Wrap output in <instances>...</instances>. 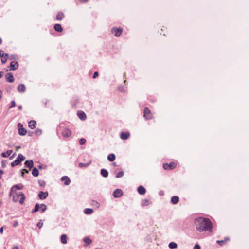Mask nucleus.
Wrapping results in <instances>:
<instances>
[{
    "mask_svg": "<svg viewBox=\"0 0 249 249\" xmlns=\"http://www.w3.org/2000/svg\"><path fill=\"white\" fill-rule=\"evenodd\" d=\"M86 141V140L84 138H81L79 140V143L81 145H83V144H84L85 143Z\"/></svg>",
    "mask_w": 249,
    "mask_h": 249,
    "instance_id": "nucleus-38",
    "label": "nucleus"
},
{
    "mask_svg": "<svg viewBox=\"0 0 249 249\" xmlns=\"http://www.w3.org/2000/svg\"><path fill=\"white\" fill-rule=\"evenodd\" d=\"M82 2H86L88 1V0H80Z\"/></svg>",
    "mask_w": 249,
    "mask_h": 249,
    "instance_id": "nucleus-55",
    "label": "nucleus"
},
{
    "mask_svg": "<svg viewBox=\"0 0 249 249\" xmlns=\"http://www.w3.org/2000/svg\"><path fill=\"white\" fill-rule=\"evenodd\" d=\"M193 249H200V247L198 244H196L194 246Z\"/></svg>",
    "mask_w": 249,
    "mask_h": 249,
    "instance_id": "nucleus-42",
    "label": "nucleus"
},
{
    "mask_svg": "<svg viewBox=\"0 0 249 249\" xmlns=\"http://www.w3.org/2000/svg\"><path fill=\"white\" fill-rule=\"evenodd\" d=\"M195 223L196 230L199 232L203 231H212L213 224L210 220L207 218L198 217L195 219Z\"/></svg>",
    "mask_w": 249,
    "mask_h": 249,
    "instance_id": "nucleus-1",
    "label": "nucleus"
},
{
    "mask_svg": "<svg viewBox=\"0 0 249 249\" xmlns=\"http://www.w3.org/2000/svg\"><path fill=\"white\" fill-rule=\"evenodd\" d=\"M36 123L35 121L31 120L28 123V126L31 129H33L36 127Z\"/></svg>",
    "mask_w": 249,
    "mask_h": 249,
    "instance_id": "nucleus-21",
    "label": "nucleus"
},
{
    "mask_svg": "<svg viewBox=\"0 0 249 249\" xmlns=\"http://www.w3.org/2000/svg\"><path fill=\"white\" fill-rule=\"evenodd\" d=\"M2 166L5 167L6 166V162L4 161H2L1 162Z\"/></svg>",
    "mask_w": 249,
    "mask_h": 249,
    "instance_id": "nucleus-49",
    "label": "nucleus"
},
{
    "mask_svg": "<svg viewBox=\"0 0 249 249\" xmlns=\"http://www.w3.org/2000/svg\"><path fill=\"white\" fill-rule=\"evenodd\" d=\"M18 90L20 92H24L26 90V87L23 84H20L18 86Z\"/></svg>",
    "mask_w": 249,
    "mask_h": 249,
    "instance_id": "nucleus-18",
    "label": "nucleus"
},
{
    "mask_svg": "<svg viewBox=\"0 0 249 249\" xmlns=\"http://www.w3.org/2000/svg\"><path fill=\"white\" fill-rule=\"evenodd\" d=\"M77 115L78 117L82 120H84L86 118V115L83 111H78L77 112Z\"/></svg>",
    "mask_w": 249,
    "mask_h": 249,
    "instance_id": "nucleus-15",
    "label": "nucleus"
},
{
    "mask_svg": "<svg viewBox=\"0 0 249 249\" xmlns=\"http://www.w3.org/2000/svg\"><path fill=\"white\" fill-rule=\"evenodd\" d=\"M8 57V54L7 53H2V55L1 56V62L3 64H4L6 62L7 59Z\"/></svg>",
    "mask_w": 249,
    "mask_h": 249,
    "instance_id": "nucleus-22",
    "label": "nucleus"
},
{
    "mask_svg": "<svg viewBox=\"0 0 249 249\" xmlns=\"http://www.w3.org/2000/svg\"><path fill=\"white\" fill-rule=\"evenodd\" d=\"M148 202V201L147 200H145L143 205H147Z\"/></svg>",
    "mask_w": 249,
    "mask_h": 249,
    "instance_id": "nucleus-51",
    "label": "nucleus"
},
{
    "mask_svg": "<svg viewBox=\"0 0 249 249\" xmlns=\"http://www.w3.org/2000/svg\"><path fill=\"white\" fill-rule=\"evenodd\" d=\"M163 166L165 170L172 169L176 167V164L174 162H171L169 164H163Z\"/></svg>",
    "mask_w": 249,
    "mask_h": 249,
    "instance_id": "nucleus-7",
    "label": "nucleus"
},
{
    "mask_svg": "<svg viewBox=\"0 0 249 249\" xmlns=\"http://www.w3.org/2000/svg\"><path fill=\"white\" fill-rule=\"evenodd\" d=\"M67 237L66 234H63L61 236V242L62 244H66L67 243Z\"/></svg>",
    "mask_w": 249,
    "mask_h": 249,
    "instance_id": "nucleus-25",
    "label": "nucleus"
},
{
    "mask_svg": "<svg viewBox=\"0 0 249 249\" xmlns=\"http://www.w3.org/2000/svg\"><path fill=\"white\" fill-rule=\"evenodd\" d=\"M115 164H116V163H115V162H114V163H113V165H115Z\"/></svg>",
    "mask_w": 249,
    "mask_h": 249,
    "instance_id": "nucleus-62",
    "label": "nucleus"
},
{
    "mask_svg": "<svg viewBox=\"0 0 249 249\" xmlns=\"http://www.w3.org/2000/svg\"><path fill=\"white\" fill-rule=\"evenodd\" d=\"M98 76V72L96 71V72H95L94 73V74H93V78H95Z\"/></svg>",
    "mask_w": 249,
    "mask_h": 249,
    "instance_id": "nucleus-46",
    "label": "nucleus"
},
{
    "mask_svg": "<svg viewBox=\"0 0 249 249\" xmlns=\"http://www.w3.org/2000/svg\"><path fill=\"white\" fill-rule=\"evenodd\" d=\"M54 28L55 30L58 32H61L63 31V29L62 26L59 24H56L54 25Z\"/></svg>",
    "mask_w": 249,
    "mask_h": 249,
    "instance_id": "nucleus-23",
    "label": "nucleus"
},
{
    "mask_svg": "<svg viewBox=\"0 0 249 249\" xmlns=\"http://www.w3.org/2000/svg\"><path fill=\"white\" fill-rule=\"evenodd\" d=\"M12 152L13 151L12 150H8L6 152H2L1 154V156L3 158H6L9 157Z\"/></svg>",
    "mask_w": 249,
    "mask_h": 249,
    "instance_id": "nucleus-19",
    "label": "nucleus"
},
{
    "mask_svg": "<svg viewBox=\"0 0 249 249\" xmlns=\"http://www.w3.org/2000/svg\"><path fill=\"white\" fill-rule=\"evenodd\" d=\"M43 226V223L42 222H38L37 224V226L40 229Z\"/></svg>",
    "mask_w": 249,
    "mask_h": 249,
    "instance_id": "nucleus-43",
    "label": "nucleus"
},
{
    "mask_svg": "<svg viewBox=\"0 0 249 249\" xmlns=\"http://www.w3.org/2000/svg\"><path fill=\"white\" fill-rule=\"evenodd\" d=\"M4 227H1L0 229V232L1 234L3 233Z\"/></svg>",
    "mask_w": 249,
    "mask_h": 249,
    "instance_id": "nucleus-47",
    "label": "nucleus"
},
{
    "mask_svg": "<svg viewBox=\"0 0 249 249\" xmlns=\"http://www.w3.org/2000/svg\"><path fill=\"white\" fill-rule=\"evenodd\" d=\"M138 192L141 195H143L146 192L145 188L142 186H140L138 188Z\"/></svg>",
    "mask_w": 249,
    "mask_h": 249,
    "instance_id": "nucleus-20",
    "label": "nucleus"
},
{
    "mask_svg": "<svg viewBox=\"0 0 249 249\" xmlns=\"http://www.w3.org/2000/svg\"><path fill=\"white\" fill-rule=\"evenodd\" d=\"M20 148V147H19H19H17L16 148L17 150L18 148Z\"/></svg>",
    "mask_w": 249,
    "mask_h": 249,
    "instance_id": "nucleus-60",
    "label": "nucleus"
},
{
    "mask_svg": "<svg viewBox=\"0 0 249 249\" xmlns=\"http://www.w3.org/2000/svg\"><path fill=\"white\" fill-rule=\"evenodd\" d=\"M3 174V171L2 170H0V178H2Z\"/></svg>",
    "mask_w": 249,
    "mask_h": 249,
    "instance_id": "nucleus-48",
    "label": "nucleus"
},
{
    "mask_svg": "<svg viewBox=\"0 0 249 249\" xmlns=\"http://www.w3.org/2000/svg\"><path fill=\"white\" fill-rule=\"evenodd\" d=\"M179 201V198L177 196H174L171 198V201L172 204H176L178 203Z\"/></svg>",
    "mask_w": 249,
    "mask_h": 249,
    "instance_id": "nucleus-24",
    "label": "nucleus"
},
{
    "mask_svg": "<svg viewBox=\"0 0 249 249\" xmlns=\"http://www.w3.org/2000/svg\"><path fill=\"white\" fill-rule=\"evenodd\" d=\"M2 98V91L0 90V101L1 100Z\"/></svg>",
    "mask_w": 249,
    "mask_h": 249,
    "instance_id": "nucleus-52",
    "label": "nucleus"
},
{
    "mask_svg": "<svg viewBox=\"0 0 249 249\" xmlns=\"http://www.w3.org/2000/svg\"><path fill=\"white\" fill-rule=\"evenodd\" d=\"M35 133L37 135H40L42 133V131L40 129H37L35 130Z\"/></svg>",
    "mask_w": 249,
    "mask_h": 249,
    "instance_id": "nucleus-39",
    "label": "nucleus"
},
{
    "mask_svg": "<svg viewBox=\"0 0 249 249\" xmlns=\"http://www.w3.org/2000/svg\"><path fill=\"white\" fill-rule=\"evenodd\" d=\"M228 238H226L225 240H217V243L220 246L223 245L226 243V240H228Z\"/></svg>",
    "mask_w": 249,
    "mask_h": 249,
    "instance_id": "nucleus-35",
    "label": "nucleus"
},
{
    "mask_svg": "<svg viewBox=\"0 0 249 249\" xmlns=\"http://www.w3.org/2000/svg\"><path fill=\"white\" fill-rule=\"evenodd\" d=\"M39 208H40L39 204L38 203H36L35 205L34 209L32 211V213H36V212H37L39 210Z\"/></svg>",
    "mask_w": 249,
    "mask_h": 249,
    "instance_id": "nucleus-33",
    "label": "nucleus"
},
{
    "mask_svg": "<svg viewBox=\"0 0 249 249\" xmlns=\"http://www.w3.org/2000/svg\"><path fill=\"white\" fill-rule=\"evenodd\" d=\"M84 241L88 244H90L92 242L91 240L88 237L85 238Z\"/></svg>",
    "mask_w": 249,
    "mask_h": 249,
    "instance_id": "nucleus-36",
    "label": "nucleus"
},
{
    "mask_svg": "<svg viewBox=\"0 0 249 249\" xmlns=\"http://www.w3.org/2000/svg\"><path fill=\"white\" fill-rule=\"evenodd\" d=\"M25 166L31 169L33 167V162L32 160H26L24 163Z\"/></svg>",
    "mask_w": 249,
    "mask_h": 249,
    "instance_id": "nucleus-17",
    "label": "nucleus"
},
{
    "mask_svg": "<svg viewBox=\"0 0 249 249\" xmlns=\"http://www.w3.org/2000/svg\"><path fill=\"white\" fill-rule=\"evenodd\" d=\"M24 186L22 184H18L14 185L11 189V192H17L18 190H21Z\"/></svg>",
    "mask_w": 249,
    "mask_h": 249,
    "instance_id": "nucleus-8",
    "label": "nucleus"
},
{
    "mask_svg": "<svg viewBox=\"0 0 249 249\" xmlns=\"http://www.w3.org/2000/svg\"><path fill=\"white\" fill-rule=\"evenodd\" d=\"M23 171H24L25 173H29V170H27V169H23Z\"/></svg>",
    "mask_w": 249,
    "mask_h": 249,
    "instance_id": "nucleus-53",
    "label": "nucleus"
},
{
    "mask_svg": "<svg viewBox=\"0 0 249 249\" xmlns=\"http://www.w3.org/2000/svg\"><path fill=\"white\" fill-rule=\"evenodd\" d=\"M101 174L103 177L105 178H107L108 175L107 171L105 169H101Z\"/></svg>",
    "mask_w": 249,
    "mask_h": 249,
    "instance_id": "nucleus-27",
    "label": "nucleus"
},
{
    "mask_svg": "<svg viewBox=\"0 0 249 249\" xmlns=\"http://www.w3.org/2000/svg\"><path fill=\"white\" fill-rule=\"evenodd\" d=\"M71 132L68 128H65L62 132V134L64 137H69L71 135Z\"/></svg>",
    "mask_w": 249,
    "mask_h": 249,
    "instance_id": "nucleus-10",
    "label": "nucleus"
},
{
    "mask_svg": "<svg viewBox=\"0 0 249 249\" xmlns=\"http://www.w3.org/2000/svg\"><path fill=\"white\" fill-rule=\"evenodd\" d=\"M123 32V29L122 28H112L111 30V32L112 34H114V36L116 37H119L121 36Z\"/></svg>",
    "mask_w": 249,
    "mask_h": 249,
    "instance_id": "nucleus-5",
    "label": "nucleus"
},
{
    "mask_svg": "<svg viewBox=\"0 0 249 249\" xmlns=\"http://www.w3.org/2000/svg\"><path fill=\"white\" fill-rule=\"evenodd\" d=\"M3 53V51H2V50H0V58L1 57L2 55V54H1V53Z\"/></svg>",
    "mask_w": 249,
    "mask_h": 249,
    "instance_id": "nucleus-54",
    "label": "nucleus"
},
{
    "mask_svg": "<svg viewBox=\"0 0 249 249\" xmlns=\"http://www.w3.org/2000/svg\"><path fill=\"white\" fill-rule=\"evenodd\" d=\"M16 106L15 102L14 101H12L11 102V106L9 107L10 108L14 107Z\"/></svg>",
    "mask_w": 249,
    "mask_h": 249,
    "instance_id": "nucleus-40",
    "label": "nucleus"
},
{
    "mask_svg": "<svg viewBox=\"0 0 249 249\" xmlns=\"http://www.w3.org/2000/svg\"><path fill=\"white\" fill-rule=\"evenodd\" d=\"M130 136V134L128 132H122L120 134V137L123 140H126Z\"/></svg>",
    "mask_w": 249,
    "mask_h": 249,
    "instance_id": "nucleus-16",
    "label": "nucleus"
},
{
    "mask_svg": "<svg viewBox=\"0 0 249 249\" xmlns=\"http://www.w3.org/2000/svg\"><path fill=\"white\" fill-rule=\"evenodd\" d=\"M40 208H41V212L43 213L46 210L47 206L46 205H45L44 204H42L40 205Z\"/></svg>",
    "mask_w": 249,
    "mask_h": 249,
    "instance_id": "nucleus-34",
    "label": "nucleus"
},
{
    "mask_svg": "<svg viewBox=\"0 0 249 249\" xmlns=\"http://www.w3.org/2000/svg\"><path fill=\"white\" fill-rule=\"evenodd\" d=\"M5 78L7 81L9 82H13L14 81V78L13 74L11 73H8L5 75Z\"/></svg>",
    "mask_w": 249,
    "mask_h": 249,
    "instance_id": "nucleus-12",
    "label": "nucleus"
},
{
    "mask_svg": "<svg viewBox=\"0 0 249 249\" xmlns=\"http://www.w3.org/2000/svg\"><path fill=\"white\" fill-rule=\"evenodd\" d=\"M61 181H64V184L65 185H68L71 183V180L67 176H63L61 178Z\"/></svg>",
    "mask_w": 249,
    "mask_h": 249,
    "instance_id": "nucleus-13",
    "label": "nucleus"
},
{
    "mask_svg": "<svg viewBox=\"0 0 249 249\" xmlns=\"http://www.w3.org/2000/svg\"><path fill=\"white\" fill-rule=\"evenodd\" d=\"M32 174L34 177H37L39 175V171L37 168H34L32 170Z\"/></svg>",
    "mask_w": 249,
    "mask_h": 249,
    "instance_id": "nucleus-29",
    "label": "nucleus"
},
{
    "mask_svg": "<svg viewBox=\"0 0 249 249\" xmlns=\"http://www.w3.org/2000/svg\"><path fill=\"white\" fill-rule=\"evenodd\" d=\"M93 212V209L90 208H86L84 210V213L87 214H90Z\"/></svg>",
    "mask_w": 249,
    "mask_h": 249,
    "instance_id": "nucleus-30",
    "label": "nucleus"
},
{
    "mask_svg": "<svg viewBox=\"0 0 249 249\" xmlns=\"http://www.w3.org/2000/svg\"><path fill=\"white\" fill-rule=\"evenodd\" d=\"M92 204L96 205L97 207L99 206V204L96 201H93Z\"/></svg>",
    "mask_w": 249,
    "mask_h": 249,
    "instance_id": "nucleus-44",
    "label": "nucleus"
},
{
    "mask_svg": "<svg viewBox=\"0 0 249 249\" xmlns=\"http://www.w3.org/2000/svg\"><path fill=\"white\" fill-rule=\"evenodd\" d=\"M18 225V221H15L14 222V224H13V226L14 227H17Z\"/></svg>",
    "mask_w": 249,
    "mask_h": 249,
    "instance_id": "nucleus-45",
    "label": "nucleus"
},
{
    "mask_svg": "<svg viewBox=\"0 0 249 249\" xmlns=\"http://www.w3.org/2000/svg\"><path fill=\"white\" fill-rule=\"evenodd\" d=\"M64 17V16L63 13L60 12L57 13L56 18L57 20H61Z\"/></svg>",
    "mask_w": 249,
    "mask_h": 249,
    "instance_id": "nucleus-26",
    "label": "nucleus"
},
{
    "mask_svg": "<svg viewBox=\"0 0 249 249\" xmlns=\"http://www.w3.org/2000/svg\"><path fill=\"white\" fill-rule=\"evenodd\" d=\"M25 159V157L21 154H19L16 159L11 162V166L14 167L15 166L18 165Z\"/></svg>",
    "mask_w": 249,
    "mask_h": 249,
    "instance_id": "nucleus-3",
    "label": "nucleus"
},
{
    "mask_svg": "<svg viewBox=\"0 0 249 249\" xmlns=\"http://www.w3.org/2000/svg\"><path fill=\"white\" fill-rule=\"evenodd\" d=\"M12 249H19V248L17 246H14L13 247Z\"/></svg>",
    "mask_w": 249,
    "mask_h": 249,
    "instance_id": "nucleus-50",
    "label": "nucleus"
},
{
    "mask_svg": "<svg viewBox=\"0 0 249 249\" xmlns=\"http://www.w3.org/2000/svg\"><path fill=\"white\" fill-rule=\"evenodd\" d=\"M143 113L144 117L146 119H151L152 118V114L148 108H145Z\"/></svg>",
    "mask_w": 249,
    "mask_h": 249,
    "instance_id": "nucleus-6",
    "label": "nucleus"
},
{
    "mask_svg": "<svg viewBox=\"0 0 249 249\" xmlns=\"http://www.w3.org/2000/svg\"><path fill=\"white\" fill-rule=\"evenodd\" d=\"M90 163H91V161H89L86 163H80L79 164V166L80 168L87 167L89 166L90 164Z\"/></svg>",
    "mask_w": 249,
    "mask_h": 249,
    "instance_id": "nucleus-31",
    "label": "nucleus"
},
{
    "mask_svg": "<svg viewBox=\"0 0 249 249\" xmlns=\"http://www.w3.org/2000/svg\"><path fill=\"white\" fill-rule=\"evenodd\" d=\"M18 67V64L17 62L13 61L10 63V70L14 71Z\"/></svg>",
    "mask_w": 249,
    "mask_h": 249,
    "instance_id": "nucleus-14",
    "label": "nucleus"
},
{
    "mask_svg": "<svg viewBox=\"0 0 249 249\" xmlns=\"http://www.w3.org/2000/svg\"><path fill=\"white\" fill-rule=\"evenodd\" d=\"M18 108H19V109H21V108H22V107H21V106H19V107H18Z\"/></svg>",
    "mask_w": 249,
    "mask_h": 249,
    "instance_id": "nucleus-59",
    "label": "nucleus"
},
{
    "mask_svg": "<svg viewBox=\"0 0 249 249\" xmlns=\"http://www.w3.org/2000/svg\"><path fill=\"white\" fill-rule=\"evenodd\" d=\"M123 191L119 189H116L113 193V196L115 198H119L123 196Z\"/></svg>",
    "mask_w": 249,
    "mask_h": 249,
    "instance_id": "nucleus-9",
    "label": "nucleus"
},
{
    "mask_svg": "<svg viewBox=\"0 0 249 249\" xmlns=\"http://www.w3.org/2000/svg\"><path fill=\"white\" fill-rule=\"evenodd\" d=\"M48 196V193L47 192L41 191L39 193L38 196L40 199H45Z\"/></svg>",
    "mask_w": 249,
    "mask_h": 249,
    "instance_id": "nucleus-11",
    "label": "nucleus"
},
{
    "mask_svg": "<svg viewBox=\"0 0 249 249\" xmlns=\"http://www.w3.org/2000/svg\"><path fill=\"white\" fill-rule=\"evenodd\" d=\"M22 176H24V173L22 172Z\"/></svg>",
    "mask_w": 249,
    "mask_h": 249,
    "instance_id": "nucleus-61",
    "label": "nucleus"
},
{
    "mask_svg": "<svg viewBox=\"0 0 249 249\" xmlns=\"http://www.w3.org/2000/svg\"><path fill=\"white\" fill-rule=\"evenodd\" d=\"M2 43V39L0 37V45Z\"/></svg>",
    "mask_w": 249,
    "mask_h": 249,
    "instance_id": "nucleus-57",
    "label": "nucleus"
},
{
    "mask_svg": "<svg viewBox=\"0 0 249 249\" xmlns=\"http://www.w3.org/2000/svg\"><path fill=\"white\" fill-rule=\"evenodd\" d=\"M15 155V154H14L12 156H11V157H10V159L11 160V159L13 158V157L14 156V155Z\"/></svg>",
    "mask_w": 249,
    "mask_h": 249,
    "instance_id": "nucleus-56",
    "label": "nucleus"
},
{
    "mask_svg": "<svg viewBox=\"0 0 249 249\" xmlns=\"http://www.w3.org/2000/svg\"><path fill=\"white\" fill-rule=\"evenodd\" d=\"M107 159L110 161H113L115 159V155L114 154H110L107 156Z\"/></svg>",
    "mask_w": 249,
    "mask_h": 249,
    "instance_id": "nucleus-28",
    "label": "nucleus"
},
{
    "mask_svg": "<svg viewBox=\"0 0 249 249\" xmlns=\"http://www.w3.org/2000/svg\"><path fill=\"white\" fill-rule=\"evenodd\" d=\"M18 134L21 136H24L27 133L26 130L23 128V124L20 123L18 124Z\"/></svg>",
    "mask_w": 249,
    "mask_h": 249,
    "instance_id": "nucleus-4",
    "label": "nucleus"
},
{
    "mask_svg": "<svg viewBox=\"0 0 249 249\" xmlns=\"http://www.w3.org/2000/svg\"><path fill=\"white\" fill-rule=\"evenodd\" d=\"M10 195L12 196L13 201L15 202H19L20 204H24L25 197L22 192H11Z\"/></svg>",
    "mask_w": 249,
    "mask_h": 249,
    "instance_id": "nucleus-2",
    "label": "nucleus"
},
{
    "mask_svg": "<svg viewBox=\"0 0 249 249\" xmlns=\"http://www.w3.org/2000/svg\"><path fill=\"white\" fill-rule=\"evenodd\" d=\"M2 77V72H0V78Z\"/></svg>",
    "mask_w": 249,
    "mask_h": 249,
    "instance_id": "nucleus-58",
    "label": "nucleus"
},
{
    "mask_svg": "<svg viewBox=\"0 0 249 249\" xmlns=\"http://www.w3.org/2000/svg\"><path fill=\"white\" fill-rule=\"evenodd\" d=\"M169 247L171 249H176L177 247V244L175 242H170L169 244Z\"/></svg>",
    "mask_w": 249,
    "mask_h": 249,
    "instance_id": "nucleus-32",
    "label": "nucleus"
},
{
    "mask_svg": "<svg viewBox=\"0 0 249 249\" xmlns=\"http://www.w3.org/2000/svg\"><path fill=\"white\" fill-rule=\"evenodd\" d=\"M39 184L40 186L44 187L45 185V182L44 181H39Z\"/></svg>",
    "mask_w": 249,
    "mask_h": 249,
    "instance_id": "nucleus-41",
    "label": "nucleus"
},
{
    "mask_svg": "<svg viewBox=\"0 0 249 249\" xmlns=\"http://www.w3.org/2000/svg\"><path fill=\"white\" fill-rule=\"evenodd\" d=\"M124 175V172L121 171L117 173V174L116 175V178H121Z\"/></svg>",
    "mask_w": 249,
    "mask_h": 249,
    "instance_id": "nucleus-37",
    "label": "nucleus"
}]
</instances>
